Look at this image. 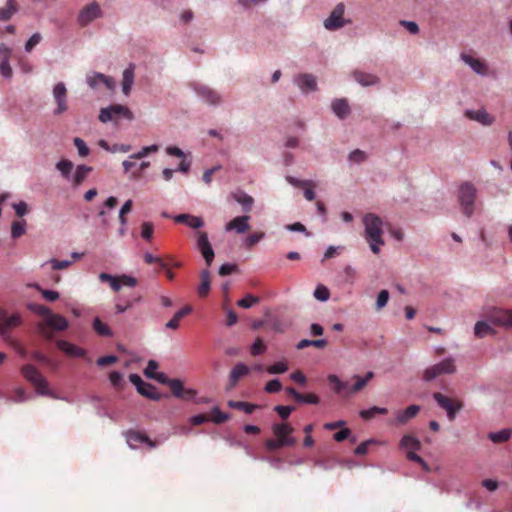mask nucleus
I'll return each instance as SVG.
<instances>
[{
  "label": "nucleus",
  "instance_id": "c85d7f7f",
  "mask_svg": "<svg viewBox=\"0 0 512 512\" xmlns=\"http://www.w3.org/2000/svg\"><path fill=\"white\" fill-rule=\"evenodd\" d=\"M56 347L60 348V350L63 351L64 353H66L70 356L76 357V358H80L85 355L84 349H82L66 340L56 341Z\"/></svg>",
  "mask_w": 512,
  "mask_h": 512
},
{
  "label": "nucleus",
  "instance_id": "f3484780",
  "mask_svg": "<svg viewBox=\"0 0 512 512\" xmlns=\"http://www.w3.org/2000/svg\"><path fill=\"white\" fill-rule=\"evenodd\" d=\"M249 216L243 215L238 216L232 219L229 223L225 225V231L231 232L234 231L239 235L246 233L249 230Z\"/></svg>",
  "mask_w": 512,
  "mask_h": 512
},
{
  "label": "nucleus",
  "instance_id": "e2e57ef3",
  "mask_svg": "<svg viewBox=\"0 0 512 512\" xmlns=\"http://www.w3.org/2000/svg\"><path fill=\"white\" fill-rule=\"evenodd\" d=\"M388 298H390V295H388L387 290H382L378 292L377 301H375V309H383L387 305Z\"/></svg>",
  "mask_w": 512,
  "mask_h": 512
},
{
  "label": "nucleus",
  "instance_id": "603ef678",
  "mask_svg": "<svg viewBox=\"0 0 512 512\" xmlns=\"http://www.w3.org/2000/svg\"><path fill=\"white\" fill-rule=\"evenodd\" d=\"M28 310L44 317H48V315H56L55 313L50 312V309L47 306L37 303H29Z\"/></svg>",
  "mask_w": 512,
  "mask_h": 512
},
{
  "label": "nucleus",
  "instance_id": "864d4df0",
  "mask_svg": "<svg viewBox=\"0 0 512 512\" xmlns=\"http://www.w3.org/2000/svg\"><path fill=\"white\" fill-rule=\"evenodd\" d=\"M296 402L300 404H312L317 405L319 404V397L314 394H302L297 397H293Z\"/></svg>",
  "mask_w": 512,
  "mask_h": 512
},
{
  "label": "nucleus",
  "instance_id": "c9c22d12",
  "mask_svg": "<svg viewBox=\"0 0 512 512\" xmlns=\"http://www.w3.org/2000/svg\"><path fill=\"white\" fill-rule=\"evenodd\" d=\"M294 445V438L268 439L266 440V448L269 451H275L281 447H291Z\"/></svg>",
  "mask_w": 512,
  "mask_h": 512
},
{
  "label": "nucleus",
  "instance_id": "09e8293b",
  "mask_svg": "<svg viewBox=\"0 0 512 512\" xmlns=\"http://www.w3.org/2000/svg\"><path fill=\"white\" fill-rule=\"evenodd\" d=\"M209 291V272L207 269L201 272V284L198 287L199 296L204 297Z\"/></svg>",
  "mask_w": 512,
  "mask_h": 512
},
{
  "label": "nucleus",
  "instance_id": "680f3d73",
  "mask_svg": "<svg viewBox=\"0 0 512 512\" xmlns=\"http://www.w3.org/2000/svg\"><path fill=\"white\" fill-rule=\"evenodd\" d=\"M263 238H264L263 232H255V233L249 234L248 237H246V239H245L246 248H251V247L255 246V244H257Z\"/></svg>",
  "mask_w": 512,
  "mask_h": 512
},
{
  "label": "nucleus",
  "instance_id": "f03ea898",
  "mask_svg": "<svg viewBox=\"0 0 512 512\" xmlns=\"http://www.w3.org/2000/svg\"><path fill=\"white\" fill-rule=\"evenodd\" d=\"M477 194V187L470 181H463L457 188V203H459L462 214L468 219L475 213Z\"/></svg>",
  "mask_w": 512,
  "mask_h": 512
},
{
  "label": "nucleus",
  "instance_id": "e433bc0d",
  "mask_svg": "<svg viewBox=\"0 0 512 512\" xmlns=\"http://www.w3.org/2000/svg\"><path fill=\"white\" fill-rule=\"evenodd\" d=\"M18 12L17 4L13 0H6V7L0 8V21L10 20Z\"/></svg>",
  "mask_w": 512,
  "mask_h": 512
},
{
  "label": "nucleus",
  "instance_id": "c03bdc74",
  "mask_svg": "<svg viewBox=\"0 0 512 512\" xmlns=\"http://www.w3.org/2000/svg\"><path fill=\"white\" fill-rule=\"evenodd\" d=\"M307 347L325 348L326 340L325 339H319V340L302 339L301 341L298 342V344H296V349H298V350H303Z\"/></svg>",
  "mask_w": 512,
  "mask_h": 512
},
{
  "label": "nucleus",
  "instance_id": "052dcab7",
  "mask_svg": "<svg viewBox=\"0 0 512 512\" xmlns=\"http://www.w3.org/2000/svg\"><path fill=\"white\" fill-rule=\"evenodd\" d=\"M211 414H213V418H211V421H213L214 424L219 425V424L229 420V415L221 412L217 406H215V407H213V409H211Z\"/></svg>",
  "mask_w": 512,
  "mask_h": 512
},
{
  "label": "nucleus",
  "instance_id": "5fc2aeb1",
  "mask_svg": "<svg viewBox=\"0 0 512 512\" xmlns=\"http://www.w3.org/2000/svg\"><path fill=\"white\" fill-rule=\"evenodd\" d=\"M0 75H2L5 80L12 78V68L10 67L9 59L0 58Z\"/></svg>",
  "mask_w": 512,
  "mask_h": 512
},
{
  "label": "nucleus",
  "instance_id": "0eeeda50",
  "mask_svg": "<svg viewBox=\"0 0 512 512\" xmlns=\"http://www.w3.org/2000/svg\"><path fill=\"white\" fill-rule=\"evenodd\" d=\"M129 382L134 385L138 394L153 401H159L161 399V395L158 394L155 386L149 382H145L138 374H129Z\"/></svg>",
  "mask_w": 512,
  "mask_h": 512
},
{
  "label": "nucleus",
  "instance_id": "393cba45",
  "mask_svg": "<svg viewBox=\"0 0 512 512\" xmlns=\"http://www.w3.org/2000/svg\"><path fill=\"white\" fill-rule=\"evenodd\" d=\"M249 373V367L244 363H238L234 365L230 372V378H228V388L233 389L237 382L245 377Z\"/></svg>",
  "mask_w": 512,
  "mask_h": 512
},
{
  "label": "nucleus",
  "instance_id": "6ab92c4d",
  "mask_svg": "<svg viewBox=\"0 0 512 512\" xmlns=\"http://www.w3.org/2000/svg\"><path fill=\"white\" fill-rule=\"evenodd\" d=\"M352 79L365 88L379 84V78L375 74L366 73L361 70L352 71Z\"/></svg>",
  "mask_w": 512,
  "mask_h": 512
},
{
  "label": "nucleus",
  "instance_id": "de8ad7c7",
  "mask_svg": "<svg viewBox=\"0 0 512 512\" xmlns=\"http://www.w3.org/2000/svg\"><path fill=\"white\" fill-rule=\"evenodd\" d=\"M376 414L385 415L387 414V409L384 407L373 406L371 408L360 411V417H362L363 420H370Z\"/></svg>",
  "mask_w": 512,
  "mask_h": 512
},
{
  "label": "nucleus",
  "instance_id": "9d476101",
  "mask_svg": "<svg viewBox=\"0 0 512 512\" xmlns=\"http://www.w3.org/2000/svg\"><path fill=\"white\" fill-rule=\"evenodd\" d=\"M196 249L201 252L205 264L210 267L214 260V249H212L211 243H209L208 234L204 232H198V234H196Z\"/></svg>",
  "mask_w": 512,
  "mask_h": 512
},
{
  "label": "nucleus",
  "instance_id": "20e7f679",
  "mask_svg": "<svg viewBox=\"0 0 512 512\" xmlns=\"http://www.w3.org/2000/svg\"><path fill=\"white\" fill-rule=\"evenodd\" d=\"M457 371V367L455 366V361L453 357H447L438 363L428 366L424 370V375H422V379L426 382H430L441 375H451Z\"/></svg>",
  "mask_w": 512,
  "mask_h": 512
},
{
  "label": "nucleus",
  "instance_id": "5701e85b",
  "mask_svg": "<svg viewBox=\"0 0 512 512\" xmlns=\"http://www.w3.org/2000/svg\"><path fill=\"white\" fill-rule=\"evenodd\" d=\"M460 59H462L463 63L472 70V72L476 73L478 76H486L487 70L486 66L480 60L468 55L462 54L460 55Z\"/></svg>",
  "mask_w": 512,
  "mask_h": 512
},
{
  "label": "nucleus",
  "instance_id": "bf43d9fd",
  "mask_svg": "<svg viewBox=\"0 0 512 512\" xmlns=\"http://www.w3.org/2000/svg\"><path fill=\"white\" fill-rule=\"evenodd\" d=\"M288 366L284 361H278L273 365L268 366V373L270 375L283 374L287 371Z\"/></svg>",
  "mask_w": 512,
  "mask_h": 512
},
{
  "label": "nucleus",
  "instance_id": "ea45409f",
  "mask_svg": "<svg viewBox=\"0 0 512 512\" xmlns=\"http://www.w3.org/2000/svg\"><path fill=\"white\" fill-rule=\"evenodd\" d=\"M99 281L102 283L109 284L111 289H113L114 292H118L121 289L120 280H118L117 277H115L109 273H105V272L100 273Z\"/></svg>",
  "mask_w": 512,
  "mask_h": 512
},
{
  "label": "nucleus",
  "instance_id": "9b49d317",
  "mask_svg": "<svg viewBox=\"0 0 512 512\" xmlns=\"http://www.w3.org/2000/svg\"><path fill=\"white\" fill-rule=\"evenodd\" d=\"M293 84L303 94H309L317 90V80L312 73H301L293 77Z\"/></svg>",
  "mask_w": 512,
  "mask_h": 512
},
{
  "label": "nucleus",
  "instance_id": "4468645a",
  "mask_svg": "<svg viewBox=\"0 0 512 512\" xmlns=\"http://www.w3.org/2000/svg\"><path fill=\"white\" fill-rule=\"evenodd\" d=\"M344 6L339 3L328 15L327 19L324 20V28L330 31L338 30L344 26L343 20Z\"/></svg>",
  "mask_w": 512,
  "mask_h": 512
},
{
  "label": "nucleus",
  "instance_id": "dca6fc26",
  "mask_svg": "<svg viewBox=\"0 0 512 512\" xmlns=\"http://www.w3.org/2000/svg\"><path fill=\"white\" fill-rule=\"evenodd\" d=\"M463 115H465L466 119L469 121L476 122L482 126H490L495 122V118H493L485 108L478 110L466 109Z\"/></svg>",
  "mask_w": 512,
  "mask_h": 512
},
{
  "label": "nucleus",
  "instance_id": "774afa93",
  "mask_svg": "<svg viewBox=\"0 0 512 512\" xmlns=\"http://www.w3.org/2000/svg\"><path fill=\"white\" fill-rule=\"evenodd\" d=\"M265 351L264 342H262L261 338H257L254 341V344L251 346V354L252 356H260Z\"/></svg>",
  "mask_w": 512,
  "mask_h": 512
},
{
  "label": "nucleus",
  "instance_id": "49530a36",
  "mask_svg": "<svg viewBox=\"0 0 512 512\" xmlns=\"http://www.w3.org/2000/svg\"><path fill=\"white\" fill-rule=\"evenodd\" d=\"M26 233V222L25 221H15L11 224V238L18 239Z\"/></svg>",
  "mask_w": 512,
  "mask_h": 512
},
{
  "label": "nucleus",
  "instance_id": "f8f14e48",
  "mask_svg": "<svg viewBox=\"0 0 512 512\" xmlns=\"http://www.w3.org/2000/svg\"><path fill=\"white\" fill-rule=\"evenodd\" d=\"M488 319L497 326L512 328V309L494 308L489 312Z\"/></svg>",
  "mask_w": 512,
  "mask_h": 512
},
{
  "label": "nucleus",
  "instance_id": "aec40b11",
  "mask_svg": "<svg viewBox=\"0 0 512 512\" xmlns=\"http://www.w3.org/2000/svg\"><path fill=\"white\" fill-rule=\"evenodd\" d=\"M331 112L339 120L346 119L349 113H351V108H349L346 98H336L331 101Z\"/></svg>",
  "mask_w": 512,
  "mask_h": 512
},
{
  "label": "nucleus",
  "instance_id": "1a4fd4ad",
  "mask_svg": "<svg viewBox=\"0 0 512 512\" xmlns=\"http://www.w3.org/2000/svg\"><path fill=\"white\" fill-rule=\"evenodd\" d=\"M433 399L438 403L439 408L447 412V418L453 421L458 411L463 408V405L458 401H452L440 392L433 394Z\"/></svg>",
  "mask_w": 512,
  "mask_h": 512
},
{
  "label": "nucleus",
  "instance_id": "f257e3e1",
  "mask_svg": "<svg viewBox=\"0 0 512 512\" xmlns=\"http://www.w3.org/2000/svg\"><path fill=\"white\" fill-rule=\"evenodd\" d=\"M363 226H365V239L371 248L372 253L379 254L381 247L384 246L382 239V220L374 213H367L363 216Z\"/></svg>",
  "mask_w": 512,
  "mask_h": 512
},
{
  "label": "nucleus",
  "instance_id": "473e14b6",
  "mask_svg": "<svg viewBox=\"0 0 512 512\" xmlns=\"http://www.w3.org/2000/svg\"><path fill=\"white\" fill-rule=\"evenodd\" d=\"M56 171L60 172L64 180H70V175L73 173V162L62 159L55 164Z\"/></svg>",
  "mask_w": 512,
  "mask_h": 512
},
{
  "label": "nucleus",
  "instance_id": "a19ab883",
  "mask_svg": "<svg viewBox=\"0 0 512 512\" xmlns=\"http://www.w3.org/2000/svg\"><path fill=\"white\" fill-rule=\"evenodd\" d=\"M93 329L96 334L102 337H112L111 328L107 324L102 323L98 317L93 320Z\"/></svg>",
  "mask_w": 512,
  "mask_h": 512
},
{
  "label": "nucleus",
  "instance_id": "6e6552de",
  "mask_svg": "<svg viewBox=\"0 0 512 512\" xmlns=\"http://www.w3.org/2000/svg\"><path fill=\"white\" fill-rule=\"evenodd\" d=\"M125 437L126 443H128V446L131 449H136L141 444H146L148 445L149 448L155 449L156 447L161 445V443H163L165 440V438H162L160 440H152L145 434L134 430L126 432Z\"/></svg>",
  "mask_w": 512,
  "mask_h": 512
},
{
  "label": "nucleus",
  "instance_id": "4be33fe9",
  "mask_svg": "<svg viewBox=\"0 0 512 512\" xmlns=\"http://www.w3.org/2000/svg\"><path fill=\"white\" fill-rule=\"evenodd\" d=\"M92 168L86 164H79L75 168V172L70 174V179H66L67 182L71 183L73 186H78L85 181L88 177V174L91 173Z\"/></svg>",
  "mask_w": 512,
  "mask_h": 512
},
{
  "label": "nucleus",
  "instance_id": "a878e982",
  "mask_svg": "<svg viewBox=\"0 0 512 512\" xmlns=\"http://www.w3.org/2000/svg\"><path fill=\"white\" fill-rule=\"evenodd\" d=\"M44 323L54 331H63L68 327V322L64 316L58 314H49L48 317H44Z\"/></svg>",
  "mask_w": 512,
  "mask_h": 512
},
{
  "label": "nucleus",
  "instance_id": "39448f33",
  "mask_svg": "<svg viewBox=\"0 0 512 512\" xmlns=\"http://www.w3.org/2000/svg\"><path fill=\"white\" fill-rule=\"evenodd\" d=\"M52 98H54L55 108L52 115L60 117L68 111L67 87L63 82H58L52 87Z\"/></svg>",
  "mask_w": 512,
  "mask_h": 512
},
{
  "label": "nucleus",
  "instance_id": "ddd939ff",
  "mask_svg": "<svg viewBox=\"0 0 512 512\" xmlns=\"http://www.w3.org/2000/svg\"><path fill=\"white\" fill-rule=\"evenodd\" d=\"M85 84L91 89H97L100 84H103L110 91H113L115 88L114 79L101 72L87 74V76H85Z\"/></svg>",
  "mask_w": 512,
  "mask_h": 512
},
{
  "label": "nucleus",
  "instance_id": "6e6d98bb",
  "mask_svg": "<svg viewBox=\"0 0 512 512\" xmlns=\"http://www.w3.org/2000/svg\"><path fill=\"white\" fill-rule=\"evenodd\" d=\"M41 39V34L39 32H34V34H32L25 42V52L30 53L35 46L41 42Z\"/></svg>",
  "mask_w": 512,
  "mask_h": 512
},
{
  "label": "nucleus",
  "instance_id": "cd10ccee",
  "mask_svg": "<svg viewBox=\"0 0 512 512\" xmlns=\"http://www.w3.org/2000/svg\"><path fill=\"white\" fill-rule=\"evenodd\" d=\"M419 405H411L403 411H398L395 417L396 425H403L413 419L419 413Z\"/></svg>",
  "mask_w": 512,
  "mask_h": 512
},
{
  "label": "nucleus",
  "instance_id": "f704fd0d",
  "mask_svg": "<svg viewBox=\"0 0 512 512\" xmlns=\"http://www.w3.org/2000/svg\"><path fill=\"white\" fill-rule=\"evenodd\" d=\"M234 200H236L239 205L242 206L243 211L249 212L250 209H252L253 205V198L252 196L248 195L244 191H240L233 195Z\"/></svg>",
  "mask_w": 512,
  "mask_h": 512
},
{
  "label": "nucleus",
  "instance_id": "4c0bfd02",
  "mask_svg": "<svg viewBox=\"0 0 512 512\" xmlns=\"http://www.w3.org/2000/svg\"><path fill=\"white\" fill-rule=\"evenodd\" d=\"M492 333H493V329L489 325L488 322H486L484 320H480V321H477L476 324H474V335H476V337L482 339L485 336H487L488 334H492Z\"/></svg>",
  "mask_w": 512,
  "mask_h": 512
},
{
  "label": "nucleus",
  "instance_id": "13d9d810",
  "mask_svg": "<svg viewBox=\"0 0 512 512\" xmlns=\"http://www.w3.org/2000/svg\"><path fill=\"white\" fill-rule=\"evenodd\" d=\"M73 145H75L76 150H78L79 157H86L89 155V148L81 138L75 137V139H73Z\"/></svg>",
  "mask_w": 512,
  "mask_h": 512
},
{
  "label": "nucleus",
  "instance_id": "37998d69",
  "mask_svg": "<svg viewBox=\"0 0 512 512\" xmlns=\"http://www.w3.org/2000/svg\"><path fill=\"white\" fill-rule=\"evenodd\" d=\"M272 432H274V435L277 436L278 439L290 438L288 435L293 432V428H291L288 424L275 423L272 425Z\"/></svg>",
  "mask_w": 512,
  "mask_h": 512
},
{
  "label": "nucleus",
  "instance_id": "3c124183",
  "mask_svg": "<svg viewBox=\"0 0 512 512\" xmlns=\"http://www.w3.org/2000/svg\"><path fill=\"white\" fill-rule=\"evenodd\" d=\"M366 152L361 149H355L348 154V161L352 164L360 165L366 161Z\"/></svg>",
  "mask_w": 512,
  "mask_h": 512
},
{
  "label": "nucleus",
  "instance_id": "4d7b16f0",
  "mask_svg": "<svg viewBox=\"0 0 512 512\" xmlns=\"http://www.w3.org/2000/svg\"><path fill=\"white\" fill-rule=\"evenodd\" d=\"M259 302V298L257 296H253L252 294H248L245 296V298L237 301V306L243 308V309H249L254 304Z\"/></svg>",
  "mask_w": 512,
  "mask_h": 512
},
{
  "label": "nucleus",
  "instance_id": "423d86ee",
  "mask_svg": "<svg viewBox=\"0 0 512 512\" xmlns=\"http://www.w3.org/2000/svg\"><path fill=\"white\" fill-rule=\"evenodd\" d=\"M103 17V11L97 2H92L79 10L76 22L81 28H85L97 19Z\"/></svg>",
  "mask_w": 512,
  "mask_h": 512
},
{
  "label": "nucleus",
  "instance_id": "338daca9",
  "mask_svg": "<svg viewBox=\"0 0 512 512\" xmlns=\"http://www.w3.org/2000/svg\"><path fill=\"white\" fill-rule=\"evenodd\" d=\"M281 389V382L276 378L270 380L268 383H266V386H264V391H266V393H277L281 391Z\"/></svg>",
  "mask_w": 512,
  "mask_h": 512
},
{
  "label": "nucleus",
  "instance_id": "2f4dec72",
  "mask_svg": "<svg viewBox=\"0 0 512 512\" xmlns=\"http://www.w3.org/2000/svg\"><path fill=\"white\" fill-rule=\"evenodd\" d=\"M400 447L401 449L407 451H419L420 442L415 436L407 434L401 438Z\"/></svg>",
  "mask_w": 512,
  "mask_h": 512
},
{
  "label": "nucleus",
  "instance_id": "a18cd8bd",
  "mask_svg": "<svg viewBox=\"0 0 512 512\" xmlns=\"http://www.w3.org/2000/svg\"><path fill=\"white\" fill-rule=\"evenodd\" d=\"M158 149H159L158 144H151L149 146H144V147L140 148V150H138L137 152L129 155V159H143L144 157L149 155V153L157 152Z\"/></svg>",
  "mask_w": 512,
  "mask_h": 512
},
{
  "label": "nucleus",
  "instance_id": "bb28decb",
  "mask_svg": "<svg viewBox=\"0 0 512 512\" xmlns=\"http://www.w3.org/2000/svg\"><path fill=\"white\" fill-rule=\"evenodd\" d=\"M328 383L333 386V391L337 395H341L343 397H350L351 394H348L349 386H347V382H343L336 374L328 375Z\"/></svg>",
  "mask_w": 512,
  "mask_h": 512
},
{
  "label": "nucleus",
  "instance_id": "7c9ffc66",
  "mask_svg": "<svg viewBox=\"0 0 512 512\" xmlns=\"http://www.w3.org/2000/svg\"><path fill=\"white\" fill-rule=\"evenodd\" d=\"M110 111L113 116H115L117 119H124L126 121L133 120V114L129 110V108L122 104H113L107 108H105Z\"/></svg>",
  "mask_w": 512,
  "mask_h": 512
},
{
  "label": "nucleus",
  "instance_id": "b1692460",
  "mask_svg": "<svg viewBox=\"0 0 512 512\" xmlns=\"http://www.w3.org/2000/svg\"><path fill=\"white\" fill-rule=\"evenodd\" d=\"M173 220L177 223H184L193 229H202L205 225L201 216H193L191 214H179L173 216Z\"/></svg>",
  "mask_w": 512,
  "mask_h": 512
},
{
  "label": "nucleus",
  "instance_id": "412c9836",
  "mask_svg": "<svg viewBox=\"0 0 512 512\" xmlns=\"http://www.w3.org/2000/svg\"><path fill=\"white\" fill-rule=\"evenodd\" d=\"M135 80V65L129 63L122 72V93L125 96L130 94L132 90L133 81Z\"/></svg>",
  "mask_w": 512,
  "mask_h": 512
},
{
  "label": "nucleus",
  "instance_id": "2eb2a0df",
  "mask_svg": "<svg viewBox=\"0 0 512 512\" xmlns=\"http://www.w3.org/2000/svg\"><path fill=\"white\" fill-rule=\"evenodd\" d=\"M19 325H21V315L17 312L8 315L5 311V318L0 320V338H2L3 341H9L10 330L18 327Z\"/></svg>",
  "mask_w": 512,
  "mask_h": 512
},
{
  "label": "nucleus",
  "instance_id": "72a5a7b5",
  "mask_svg": "<svg viewBox=\"0 0 512 512\" xmlns=\"http://www.w3.org/2000/svg\"><path fill=\"white\" fill-rule=\"evenodd\" d=\"M511 437V428H503L497 432L488 433V439L494 444L507 442Z\"/></svg>",
  "mask_w": 512,
  "mask_h": 512
},
{
  "label": "nucleus",
  "instance_id": "8fccbe9b",
  "mask_svg": "<svg viewBox=\"0 0 512 512\" xmlns=\"http://www.w3.org/2000/svg\"><path fill=\"white\" fill-rule=\"evenodd\" d=\"M35 387V394L43 397H55L47 386V380L41 382H32Z\"/></svg>",
  "mask_w": 512,
  "mask_h": 512
},
{
  "label": "nucleus",
  "instance_id": "58836bf2",
  "mask_svg": "<svg viewBox=\"0 0 512 512\" xmlns=\"http://www.w3.org/2000/svg\"><path fill=\"white\" fill-rule=\"evenodd\" d=\"M228 406H230V408H234L236 410H242L246 414H252V412H254L256 408H258V406L255 404L248 403L245 401H234V400L228 401Z\"/></svg>",
  "mask_w": 512,
  "mask_h": 512
},
{
  "label": "nucleus",
  "instance_id": "69168bd1",
  "mask_svg": "<svg viewBox=\"0 0 512 512\" xmlns=\"http://www.w3.org/2000/svg\"><path fill=\"white\" fill-rule=\"evenodd\" d=\"M313 296H315L316 300L320 302H326L329 299V291L328 288L324 286H318V288L313 291Z\"/></svg>",
  "mask_w": 512,
  "mask_h": 512
},
{
  "label": "nucleus",
  "instance_id": "a211bd4d",
  "mask_svg": "<svg viewBox=\"0 0 512 512\" xmlns=\"http://www.w3.org/2000/svg\"><path fill=\"white\" fill-rule=\"evenodd\" d=\"M164 385H167V387L170 388V391H172L173 397H175L176 399H184V400L190 401V400H193L194 397L196 396V392L194 390H192V389L184 390L183 389L181 380L173 381L172 383L164 384Z\"/></svg>",
  "mask_w": 512,
  "mask_h": 512
},
{
  "label": "nucleus",
  "instance_id": "7ed1b4c3",
  "mask_svg": "<svg viewBox=\"0 0 512 512\" xmlns=\"http://www.w3.org/2000/svg\"><path fill=\"white\" fill-rule=\"evenodd\" d=\"M190 89H192L196 98H198L201 103L209 107L216 108L223 105V96L220 92L206 84L195 81L190 83Z\"/></svg>",
  "mask_w": 512,
  "mask_h": 512
},
{
  "label": "nucleus",
  "instance_id": "79ce46f5",
  "mask_svg": "<svg viewBox=\"0 0 512 512\" xmlns=\"http://www.w3.org/2000/svg\"><path fill=\"white\" fill-rule=\"evenodd\" d=\"M32 399V396L26 392V390L17 387L14 389V397L12 398H6V401L8 402H14V403H25Z\"/></svg>",
  "mask_w": 512,
  "mask_h": 512
},
{
  "label": "nucleus",
  "instance_id": "0e129e2a",
  "mask_svg": "<svg viewBox=\"0 0 512 512\" xmlns=\"http://www.w3.org/2000/svg\"><path fill=\"white\" fill-rule=\"evenodd\" d=\"M274 410L277 412L281 419L285 420L293 412L294 407L290 405H277L274 407Z\"/></svg>",
  "mask_w": 512,
  "mask_h": 512
},
{
  "label": "nucleus",
  "instance_id": "c756f323",
  "mask_svg": "<svg viewBox=\"0 0 512 512\" xmlns=\"http://www.w3.org/2000/svg\"><path fill=\"white\" fill-rule=\"evenodd\" d=\"M22 375L29 383H37L41 381H47L44 376L38 371L35 366L27 364L22 366Z\"/></svg>",
  "mask_w": 512,
  "mask_h": 512
}]
</instances>
